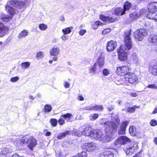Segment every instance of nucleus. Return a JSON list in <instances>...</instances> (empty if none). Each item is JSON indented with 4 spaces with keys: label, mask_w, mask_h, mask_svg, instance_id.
<instances>
[{
    "label": "nucleus",
    "mask_w": 157,
    "mask_h": 157,
    "mask_svg": "<svg viewBox=\"0 0 157 157\" xmlns=\"http://www.w3.org/2000/svg\"><path fill=\"white\" fill-rule=\"evenodd\" d=\"M6 27L3 23L0 22V34H2L1 36L4 35V33L5 32Z\"/></svg>",
    "instance_id": "c85d7f7f"
},
{
    "label": "nucleus",
    "mask_w": 157,
    "mask_h": 157,
    "mask_svg": "<svg viewBox=\"0 0 157 157\" xmlns=\"http://www.w3.org/2000/svg\"><path fill=\"white\" fill-rule=\"evenodd\" d=\"M62 31L64 35L67 34L69 33V27L65 28L62 30Z\"/></svg>",
    "instance_id": "49530a36"
},
{
    "label": "nucleus",
    "mask_w": 157,
    "mask_h": 157,
    "mask_svg": "<svg viewBox=\"0 0 157 157\" xmlns=\"http://www.w3.org/2000/svg\"><path fill=\"white\" fill-rule=\"evenodd\" d=\"M131 33V30L127 31L125 32L124 44L120 46L119 51L117 52L118 58L121 61H124L127 59V53L125 50H129L132 48V42L130 36Z\"/></svg>",
    "instance_id": "f257e3e1"
},
{
    "label": "nucleus",
    "mask_w": 157,
    "mask_h": 157,
    "mask_svg": "<svg viewBox=\"0 0 157 157\" xmlns=\"http://www.w3.org/2000/svg\"><path fill=\"white\" fill-rule=\"evenodd\" d=\"M114 122L113 121H108L105 122L104 126L105 128V132L107 133L113 134L116 131L118 126L119 124L120 120L118 119H115Z\"/></svg>",
    "instance_id": "f03ea898"
},
{
    "label": "nucleus",
    "mask_w": 157,
    "mask_h": 157,
    "mask_svg": "<svg viewBox=\"0 0 157 157\" xmlns=\"http://www.w3.org/2000/svg\"><path fill=\"white\" fill-rule=\"evenodd\" d=\"M129 131L130 134L132 136H135L137 132V130L134 126H130Z\"/></svg>",
    "instance_id": "393cba45"
},
{
    "label": "nucleus",
    "mask_w": 157,
    "mask_h": 157,
    "mask_svg": "<svg viewBox=\"0 0 157 157\" xmlns=\"http://www.w3.org/2000/svg\"><path fill=\"white\" fill-rule=\"evenodd\" d=\"M137 143H133L127 147L124 150L127 155H132L135 151L138 149Z\"/></svg>",
    "instance_id": "423d86ee"
},
{
    "label": "nucleus",
    "mask_w": 157,
    "mask_h": 157,
    "mask_svg": "<svg viewBox=\"0 0 157 157\" xmlns=\"http://www.w3.org/2000/svg\"><path fill=\"white\" fill-rule=\"evenodd\" d=\"M93 131H94V129L92 130V125L87 124L85 128L82 131V133L84 135L92 137L93 135V133H92Z\"/></svg>",
    "instance_id": "1a4fd4ad"
},
{
    "label": "nucleus",
    "mask_w": 157,
    "mask_h": 157,
    "mask_svg": "<svg viewBox=\"0 0 157 157\" xmlns=\"http://www.w3.org/2000/svg\"><path fill=\"white\" fill-rule=\"evenodd\" d=\"M98 117V115L97 114L95 113L94 114L92 117L93 119H91V120H96Z\"/></svg>",
    "instance_id": "5fc2aeb1"
},
{
    "label": "nucleus",
    "mask_w": 157,
    "mask_h": 157,
    "mask_svg": "<svg viewBox=\"0 0 157 157\" xmlns=\"http://www.w3.org/2000/svg\"><path fill=\"white\" fill-rule=\"evenodd\" d=\"M150 72L154 75H157V65L150 66L149 67Z\"/></svg>",
    "instance_id": "412c9836"
},
{
    "label": "nucleus",
    "mask_w": 157,
    "mask_h": 157,
    "mask_svg": "<svg viewBox=\"0 0 157 157\" xmlns=\"http://www.w3.org/2000/svg\"><path fill=\"white\" fill-rule=\"evenodd\" d=\"M115 13L117 15H121V16L125 14L124 9L122 8H116L115 10Z\"/></svg>",
    "instance_id": "4be33fe9"
},
{
    "label": "nucleus",
    "mask_w": 157,
    "mask_h": 157,
    "mask_svg": "<svg viewBox=\"0 0 157 157\" xmlns=\"http://www.w3.org/2000/svg\"><path fill=\"white\" fill-rule=\"evenodd\" d=\"M100 19L104 21H109L113 22L117 20V18H113V17L109 18V17H106L103 15L100 16Z\"/></svg>",
    "instance_id": "aec40b11"
},
{
    "label": "nucleus",
    "mask_w": 157,
    "mask_h": 157,
    "mask_svg": "<svg viewBox=\"0 0 157 157\" xmlns=\"http://www.w3.org/2000/svg\"><path fill=\"white\" fill-rule=\"evenodd\" d=\"M71 119V121H72L73 120H74V118L72 115L69 113V121Z\"/></svg>",
    "instance_id": "69168bd1"
},
{
    "label": "nucleus",
    "mask_w": 157,
    "mask_h": 157,
    "mask_svg": "<svg viewBox=\"0 0 157 157\" xmlns=\"http://www.w3.org/2000/svg\"><path fill=\"white\" fill-rule=\"evenodd\" d=\"M61 117L64 119H66L69 118V113H67L66 114L62 115Z\"/></svg>",
    "instance_id": "6e6d98bb"
},
{
    "label": "nucleus",
    "mask_w": 157,
    "mask_h": 157,
    "mask_svg": "<svg viewBox=\"0 0 157 157\" xmlns=\"http://www.w3.org/2000/svg\"><path fill=\"white\" fill-rule=\"evenodd\" d=\"M103 109L102 105H97L93 106V110L101 111L103 110Z\"/></svg>",
    "instance_id": "c9c22d12"
},
{
    "label": "nucleus",
    "mask_w": 157,
    "mask_h": 157,
    "mask_svg": "<svg viewBox=\"0 0 157 157\" xmlns=\"http://www.w3.org/2000/svg\"><path fill=\"white\" fill-rule=\"evenodd\" d=\"M130 17L132 20H134L138 18V13L136 12H134L129 15Z\"/></svg>",
    "instance_id": "72a5a7b5"
},
{
    "label": "nucleus",
    "mask_w": 157,
    "mask_h": 157,
    "mask_svg": "<svg viewBox=\"0 0 157 157\" xmlns=\"http://www.w3.org/2000/svg\"><path fill=\"white\" fill-rule=\"evenodd\" d=\"M62 38L63 40H67L68 36H66L64 35L62 36Z\"/></svg>",
    "instance_id": "680f3d73"
},
{
    "label": "nucleus",
    "mask_w": 157,
    "mask_h": 157,
    "mask_svg": "<svg viewBox=\"0 0 157 157\" xmlns=\"http://www.w3.org/2000/svg\"><path fill=\"white\" fill-rule=\"evenodd\" d=\"M147 31L143 29H140L136 31L134 33V36L135 38L137 41H142L145 36L147 35Z\"/></svg>",
    "instance_id": "7ed1b4c3"
},
{
    "label": "nucleus",
    "mask_w": 157,
    "mask_h": 157,
    "mask_svg": "<svg viewBox=\"0 0 157 157\" xmlns=\"http://www.w3.org/2000/svg\"><path fill=\"white\" fill-rule=\"evenodd\" d=\"M148 40V42L153 45H157V35L155 34H152L149 37Z\"/></svg>",
    "instance_id": "2eb2a0df"
},
{
    "label": "nucleus",
    "mask_w": 157,
    "mask_h": 157,
    "mask_svg": "<svg viewBox=\"0 0 157 157\" xmlns=\"http://www.w3.org/2000/svg\"><path fill=\"white\" fill-rule=\"evenodd\" d=\"M104 55L103 53H100L98 60V63L101 68L104 64Z\"/></svg>",
    "instance_id": "dca6fc26"
},
{
    "label": "nucleus",
    "mask_w": 157,
    "mask_h": 157,
    "mask_svg": "<svg viewBox=\"0 0 157 157\" xmlns=\"http://www.w3.org/2000/svg\"><path fill=\"white\" fill-rule=\"evenodd\" d=\"M148 11L152 12L157 11V2H151L147 6Z\"/></svg>",
    "instance_id": "4468645a"
},
{
    "label": "nucleus",
    "mask_w": 157,
    "mask_h": 157,
    "mask_svg": "<svg viewBox=\"0 0 157 157\" xmlns=\"http://www.w3.org/2000/svg\"><path fill=\"white\" fill-rule=\"evenodd\" d=\"M114 108V106L112 105H109L108 107V109L109 111H111Z\"/></svg>",
    "instance_id": "603ef678"
},
{
    "label": "nucleus",
    "mask_w": 157,
    "mask_h": 157,
    "mask_svg": "<svg viewBox=\"0 0 157 157\" xmlns=\"http://www.w3.org/2000/svg\"><path fill=\"white\" fill-rule=\"evenodd\" d=\"M131 7V3L128 2H126L124 5V7L122 8L124 9V10L125 12L127 10H128Z\"/></svg>",
    "instance_id": "cd10ccee"
},
{
    "label": "nucleus",
    "mask_w": 157,
    "mask_h": 157,
    "mask_svg": "<svg viewBox=\"0 0 157 157\" xmlns=\"http://www.w3.org/2000/svg\"><path fill=\"white\" fill-rule=\"evenodd\" d=\"M155 12L148 11V13L147 14V17L150 19L157 21V13H156Z\"/></svg>",
    "instance_id": "6ab92c4d"
},
{
    "label": "nucleus",
    "mask_w": 157,
    "mask_h": 157,
    "mask_svg": "<svg viewBox=\"0 0 157 157\" xmlns=\"http://www.w3.org/2000/svg\"><path fill=\"white\" fill-rule=\"evenodd\" d=\"M86 30H81L79 32V33L80 35H83L86 33Z\"/></svg>",
    "instance_id": "864d4df0"
},
{
    "label": "nucleus",
    "mask_w": 157,
    "mask_h": 157,
    "mask_svg": "<svg viewBox=\"0 0 157 157\" xmlns=\"http://www.w3.org/2000/svg\"><path fill=\"white\" fill-rule=\"evenodd\" d=\"M131 141V140L126 136H121L119 137L115 142V145L124 144Z\"/></svg>",
    "instance_id": "0eeeda50"
},
{
    "label": "nucleus",
    "mask_w": 157,
    "mask_h": 157,
    "mask_svg": "<svg viewBox=\"0 0 157 157\" xmlns=\"http://www.w3.org/2000/svg\"><path fill=\"white\" fill-rule=\"evenodd\" d=\"M84 110H93V105H90L86 106L83 108Z\"/></svg>",
    "instance_id": "a19ab883"
},
{
    "label": "nucleus",
    "mask_w": 157,
    "mask_h": 157,
    "mask_svg": "<svg viewBox=\"0 0 157 157\" xmlns=\"http://www.w3.org/2000/svg\"><path fill=\"white\" fill-rule=\"evenodd\" d=\"M130 95L131 96L133 97H135L137 95L136 93L133 92H132L130 94Z\"/></svg>",
    "instance_id": "e2e57ef3"
},
{
    "label": "nucleus",
    "mask_w": 157,
    "mask_h": 157,
    "mask_svg": "<svg viewBox=\"0 0 157 157\" xmlns=\"http://www.w3.org/2000/svg\"><path fill=\"white\" fill-rule=\"evenodd\" d=\"M30 65V63L29 62H25L21 63V67L24 69L28 68L29 67Z\"/></svg>",
    "instance_id": "7c9ffc66"
},
{
    "label": "nucleus",
    "mask_w": 157,
    "mask_h": 157,
    "mask_svg": "<svg viewBox=\"0 0 157 157\" xmlns=\"http://www.w3.org/2000/svg\"><path fill=\"white\" fill-rule=\"evenodd\" d=\"M28 32L26 30H22L18 35V38H21L22 37H25L28 35Z\"/></svg>",
    "instance_id": "c756f323"
},
{
    "label": "nucleus",
    "mask_w": 157,
    "mask_h": 157,
    "mask_svg": "<svg viewBox=\"0 0 157 157\" xmlns=\"http://www.w3.org/2000/svg\"><path fill=\"white\" fill-rule=\"evenodd\" d=\"M102 73L105 76H107L109 74V71L107 69H105L103 70Z\"/></svg>",
    "instance_id": "09e8293b"
},
{
    "label": "nucleus",
    "mask_w": 157,
    "mask_h": 157,
    "mask_svg": "<svg viewBox=\"0 0 157 157\" xmlns=\"http://www.w3.org/2000/svg\"><path fill=\"white\" fill-rule=\"evenodd\" d=\"M129 123V122L126 121L122 122L120 125V128L118 131L119 134H124L125 132L126 128Z\"/></svg>",
    "instance_id": "ddd939ff"
},
{
    "label": "nucleus",
    "mask_w": 157,
    "mask_h": 157,
    "mask_svg": "<svg viewBox=\"0 0 157 157\" xmlns=\"http://www.w3.org/2000/svg\"><path fill=\"white\" fill-rule=\"evenodd\" d=\"M52 109V107L49 104H46L44 107V111L45 113L49 112Z\"/></svg>",
    "instance_id": "f704fd0d"
},
{
    "label": "nucleus",
    "mask_w": 157,
    "mask_h": 157,
    "mask_svg": "<svg viewBox=\"0 0 157 157\" xmlns=\"http://www.w3.org/2000/svg\"><path fill=\"white\" fill-rule=\"evenodd\" d=\"M110 31V29H106L102 31V33L104 34H106L107 33H109Z\"/></svg>",
    "instance_id": "3c124183"
},
{
    "label": "nucleus",
    "mask_w": 157,
    "mask_h": 157,
    "mask_svg": "<svg viewBox=\"0 0 157 157\" xmlns=\"http://www.w3.org/2000/svg\"><path fill=\"white\" fill-rule=\"evenodd\" d=\"M150 124L152 126H155L157 124V121L155 120H152Z\"/></svg>",
    "instance_id": "de8ad7c7"
},
{
    "label": "nucleus",
    "mask_w": 157,
    "mask_h": 157,
    "mask_svg": "<svg viewBox=\"0 0 157 157\" xmlns=\"http://www.w3.org/2000/svg\"><path fill=\"white\" fill-rule=\"evenodd\" d=\"M59 48L56 47H53L50 51V54L51 56H56L58 55L59 52Z\"/></svg>",
    "instance_id": "a211bd4d"
},
{
    "label": "nucleus",
    "mask_w": 157,
    "mask_h": 157,
    "mask_svg": "<svg viewBox=\"0 0 157 157\" xmlns=\"http://www.w3.org/2000/svg\"><path fill=\"white\" fill-rule=\"evenodd\" d=\"M138 108V107L134 105L132 107H129L128 108L126 111L129 113H132L135 111L136 108Z\"/></svg>",
    "instance_id": "e433bc0d"
},
{
    "label": "nucleus",
    "mask_w": 157,
    "mask_h": 157,
    "mask_svg": "<svg viewBox=\"0 0 157 157\" xmlns=\"http://www.w3.org/2000/svg\"><path fill=\"white\" fill-rule=\"evenodd\" d=\"M106 49L108 51H113L117 46V42L116 41L111 40L108 42L106 45Z\"/></svg>",
    "instance_id": "9d476101"
},
{
    "label": "nucleus",
    "mask_w": 157,
    "mask_h": 157,
    "mask_svg": "<svg viewBox=\"0 0 157 157\" xmlns=\"http://www.w3.org/2000/svg\"><path fill=\"white\" fill-rule=\"evenodd\" d=\"M69 134V131H67L65 132H61L57 136L58 139L60 140L64 138L66 136Z\"/></svg>",
    "instance_id": "a878e982"
},
{
    "label": "nucleus",
    "mask_w": 157,
    "mask_h": 157,
    "mask_svg": "<svg viewBox=\"0 0 157 157\" xmlns=\"http://www.w3.org/2000/svg\"><path fill=\"white\" fill-rule=\"evenodd\" d=\"M51 135V133L50 132L47 131L45 134L46 136H49Z\"/></svg>",
    "instance_id": "338daca9"
},
{
    "label": "nucleus",
    "mask_w": 157,
    "mask_h": 157,
    "mask_svg": "<svg viewBox=\"0 0 157 157\" xmlns=\"http://www.w3.org/2000/svg\"><path fill=\"white\" fill-rule=\"evenodd\" d=\"M93 133V137L96 140H99L102 142L103 140L104 137L105 136V134L103 132L99 129H94V131L92 132Z\"/></svg>",
    "instance_id": "39448f33"
},
{
    "label": "nucleus",
    "mask_w": 157,
    "mask_h": 157,
    "mask_svg": "<svg viewBox=\"0 0 157 157\" xmlns=\"http://www.w3.org/2000/svg\"><path fill=\"white\" fill-rule=\"evenodd\" d=\"M30 136L28 135H26L23 136L22 139V142L23 144H28L30 140Z\"/></svg>",
    "instance_id": "bb28decb"
},
{
    "label": "nucleus",
    "mask_w": 157,
    "mask_h": 157,
    "mask_svg": "<svg viewBox=\"0 0 157 157\" xmlns=\"http://www.w3.org/2000/svg\"><path fill=\"white\" fill-rule=\"evenodd\" d=\"M10 4L14 7H18V0H12L9 2Z\"/></svg>",
    "instance_id": "2f4dec72"
},
{
    "label": "nucleus",
    "mask_w": 157,
    "mask_h": 157,
    "mask_svg": "<svg viewBox=\"0 0 157 157\" xmlns=\"http://www.w3.org/2000/svg\"><path fill=\"white\" fill-rule=\"evenodd\" d=\"M129 71V68L127 66H123L121 67H119L117 68V74L121 76L125 75V78L126 75H129L130 73H128Z\"/></svg>",
    "instance_id": "6e6552de"
},
{
    "label": "nucleus",
    "mask_w": 157,
    "mask_h": 157,
    "mask_svg": "<svg viewBox=\"0 0 157 157\" xmlns=\"http://www.w3.org/2000/svg\"><path fill=\"white\" fill-rule=\"evenodd\" d=\"M95 24L96 25V27L95 28V29H96L97 28L98 25L102 24L101 22L99 21H96Z\"/></svg>",
    "instance_id": "13d9d810"
},
{
    "label": "nucleus",
    "mask_w": 157,
    "mask_h": 157,
    "mask_svg": "<svg viewBox=\"0 0 157 157\" xmlns=\"http://www.w3.org/2000/svg\"><path fill=\"white\" fill-rule=\"evenodd\" d=\"M125 78H128L129 82L131 84H133L137 82V77L133 73H130L129 75H126Z\"/></svg>",
    "instance_id": "9b49d317"
},
{
    "label": "nucleus",
    "mask_w": 157,
    "mask_h": 157,
    "mask_svg": "<svg viewBox=\"0 0 157 157\" xmlns=\"http://www.w3.org/2000/svg\"><path fill=\"white\" fill-rule=\"evenodd\" d=\"M78 98L80 101H83L84 100L83 97L81 95H79Z\"/></svg>",
    "instance_id": "bf43d9fd"
},
{
    "label": "nucleus",
    "mask_w": 157,
    "mask_h": 157,
    "mask_svg": "<svg viewBox=\"0 0 157 157\" xmlns=\"http://www.w3.org/2000/svg\"><path fill=\"white\" fill-rule=\"evenodd\" d=\"M27 0H18V6H24L27 3Z\"/></svg>",
    "instance_id": "58836bf2"
},
{
    "label": "nucleus",
    "mask_w": 157,
    "mask_h": 157,
    "mask_svg": "<svg viewBox=\"0 0 157 157\" xmlns=\"http://www.w3.org/2000/svg\"><path fill=\"white\" fill-rule=\"evenodd\" d=\"M43 53L42 52H39L37 53L36 54V58L39 59L43 57Z\"/></svg>",
    "instance_id": "ea45409f"
},
{
    "label": "nucleus",
    "mask_w": 157,
    "mask_h": 157,
    "mask_svg": "<svg viewBox=\"0 0 157 157\" xmlns=\"http://www.w3.org/2000/svg\"><path fill=\"white\" fill-rule=\"evenodd\" d=\"M98 147V144H97L91 142L85 144L83 145L82 148L83 150L89 152H93L97 149Z\"/></svg>",
    "instance_id": "20e7f679"
},
{
    "label": "nucleus",
    "mask_w": 157,
    "mask_h": 157,
    "mask_svg": "<svg viewBox=\"0 0 157 157\" xmlns=\"http://www.w3.org/2000/svg\"><path fill=\"white\" fill-rule=\"evenodd\" d=\"M147 87L152 89H157V86L154 84H150L147 86Z\"/></svg>",
    "instance_id": "8fccbe9b"
},
{
    "label": "nucleus",
    "mask_w": 157,
    "mask_h": 157,
    "mask_svg": "<svg viewBox=\"0 0 157 157\" xmlns=\"http://www.w3.org/2000/svg\"><path fill=\"white\" fill-rule=\"evenodd\" d=\"M19 79V77L17 76H15L11 78L10 79V81L12 82H15L17 81Z\"/></svg>",
    "instance_id": "37998d69"
},
{
    "label": "nucleus",
    "mask_w": 157,
    "mask_h": 157,
    "mask_svg": "<svg viewBox=\"0 0 157 157\" xmlns=\"http://www.w3.org/2000/svg\"><path fill=\"white\" fill-rule=\"evenodd\" d=\"M57 121L60 125H63L65 123L64 121L61 118H59Z\"/></svg>",
    "instance_id": "a18cd8bd"
},
{
    "label": "nucleus",
    "mask_w": 157,
    "mask_h": 157,
    "mask_svg": "<svg viewBox=\"0 0 157 157\" xmlns=\"http://www.w3.org/2000/svg\"><path fill=\"white\" fill-rule=\"evenodd\" d=\"M28 147L31 150H33L35 147L37 145V140L33 136H30V140L29 142Z\"/></svg>",
    "instance_id": "f8f14e48"
},
{
    "label": "nucleus",
    "mask_w": 157,
    "mask_h": 157,
    "mask_svg": "<svg viewBox=\"0 0 157 157\" xmlns=\"http://www.w3.org/2000/svg\"><path fill=\"white\" fill-rule=\"evenodd\" d=\"M132 58L133 59L135 62H138V59L137 58V55L136 53H133L132 55Z\"/></svg>",
    "instance_id": "79ce46f5"
},
{
    "label": "nucleus",
    "mask_w": 157,
    "mask_h": 157,
    "mask_svg": "<svg viewBox=\"0 0 157 157\" xmlns=\"http://www.w3.org/2000/svg\"><path fill=\"white\" fill-rule=\"evenodd\" d=\"M77 133L76 130H75L72 132V135H74V136H78V135H77Z\"/></svg>",
    "instance_id": "0e129e2a"
},
{
    "label": "nucleus",
    "mask_w": 157,
    "mask_h": 157,
    "mask_svg": "<svg viewBox=\"0 0 157 157\" xmlns=\"http://www.w3.org/2000/svg\"><path fill=\"white\" fill-rule=\"evenodd\" d=\"M6 10L11 15H13L15 13L14 9L9 5H7L5 6Z\"/></svg>",
    "instance_id": "5701e85b"
},
{
    "label": "nucleus",
    "mask_w": 157,
    "mask_h": 157,
    "mask_svg": "<svg viewBox=\"0 0 157 157\" xmlns=\"http://www.w3.org/2000/svg\"><path fill=\"white\" fill-rule=\"evenodd\" d=\"M64 85L66 88H67L69 87V83L67 82H65L64 84Z\"/></svg>",
    "instance_id": "052dcab7"
},
{
    "label": "nucleus",
    "mask_w": 157,
    "mask_h": 157,
    "mask_svg": "<svg viewBox=\"0 0 157 157\" xmlns=\"http://www.w3.org/2000/svg\"><path fill=\"white\" fill-rule=\"evenodd\" d=\"M133 157H142L140 155V153H138V154L136 155L135 156H133Z\"/></svg>",
    "instance_id": "774afa93"
},
{
    "label": "nucleus",
    "mask_w": 157,
    "mask_h": 157,
    "mask_svg": "<svg viewBox=\"0 0 157 157\" xmlns=\"http://www.w3.org/2000/svg\"><path fill=\"white\" fill-rule=\"evenodd\" d=\"M97 62L95 64L92 66V67L90 69V73H94L95 72V69L96 65L97 64Z\"/></svg>",
    "instance_id": "c03bdc74"
},
{
    "label": "nucleus",
    "mask_w": 157,
    "mask_h": 157,
    "mask_svg": "<svg viewBox=\"0 0 157 157\" xmlns=\"http://www.w3.org/2000/svg\"><path fill=\"white\" fill-rule=\"evenodd\" d=\"M114 154L111 151H107L100 154V157H113Z\"/></svg>",
    "instance_id": "f3484780"
},
{
    "label": "nucleus",
    "mask_w": 157,
    "mask_h": 157,
    "mask_svg": "<svg viewBox=\"0 0 157 157\" xmlns=\"http://www.w3.org/2000/svg\"><path fill=\"white\" fill-rule=\"evenodd\" d=\"M39 27L40 30L42 31H44L47 29L48 28V26L46 25L44 23H41L39 25Z\"/></svg>",
    "instance_id": "4c0bfd02"
},
{
    "label": "nucleus",
    "mask_w": 157,
    "mask_h": 157,
    "mask_svg": "<svg viewBox=\"0 0 157 157\" xmlns=\"http://www.w3.org/2000/svg\"><path fill=\"white\" fill-rule=\"evenodd\" d=\"M57 121L55 118H52L50 120L51 125L54 127H56L57 124Z\"/></svg>",
    "instance_id": "473e14b6"
},
{
    "label": "nucleus",
    "mask_w": 157,
    "mask_h": 157,
    "mask_svg": "<svg viewBox=\"0 0 157 157\" xmlns=\"http://www.w3.org/2000/svg\"><path fill=\"white\" fill-rule=\"evenodd\" d=\"M77 135H78V136H81L82 134H83V133H82V132L80 131V130H77Z\"/></svg>",
    "instance_id": "4d7b16f0"
},
{
    "label": "nucleus",
    "mask_w": 157,
    "mask_h": 157,
    "mask_svg": "<svg viewBox=\"0 0 157 157\" xmlns=\"http://www.w3.org/2000/svg\"><path fill=\"white\" fill-rule=\"evenodd\" d=\"M113 134L109 133H107V136L105 134V136L104 137L103 140H102V142H108L109 141H111L112 140V138L111 136H112Z\"/></svg>",
    "instance_id": "b1692460"
}]
</instances>
